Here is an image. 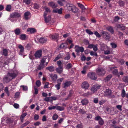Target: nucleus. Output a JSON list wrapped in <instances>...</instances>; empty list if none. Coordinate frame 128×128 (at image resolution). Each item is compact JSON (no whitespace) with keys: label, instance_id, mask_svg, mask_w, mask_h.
<instances>
[{"label":"nucleus","instance_id":"obj_53","mask_svg":"<svg viewBox=\"0 0 128 128\" xmlns=\"http://www.w3.org/2000/svg\"><path fill=\"white\" fill-rule=\"evenodd\" d=\"M91 90L93 92V93L95 92L97 90L96 87L94 86L91 88Z\"/></svg>","mask_w":128,"mask_h":128},{"label":"nucleus","instance_id":"obj_19","mask_svg":"<svg viewBox=\"0 0 128 128\" xmlns=\"http://www.w3.org/2000/svg\"><path fill=\"white\" fill-rule=\"evenodd\" d=\"M112 77V76L111 74H109L106 76L104 79V80L105 82H108L110 80V79Z\"/></svg>","mask_w":128,"mask_h":128},{"label":"nucleus","instance_id":"obj_14","mask_svg":"<svg viewBox=\"0 0 128 128\" xmlns=\"http://www.w3.org/2000/svg\"><path fill=\"white\" fill-rule=\"evenodd\" d=\"M31 14L29 12H27L24 13V17L25 20H28L30 18V16Z\"/></svg>","mask_w":128,"mask_h":128},{"label":"nucleus","instance_id":"obj_28","mask_svg":"<svg viewBox=\"0 0 128 128\" xmlns=\"http://www.w3.org/2000/svg\"><path fill=\"white\" fill-rule=\"evenodd\" d=\"M27 113H23L21 115L20 119L21 120V121L22 122H23L24 119L25 117L27 115Z\"/></svg>","mask_w":128,"mask_h":128},{"label":"nucleus","instance_id":"obj_63","mask_svg":"<svg viewBox=\"0 0 128 128\" xmlns=\"http://www.w3.org/2000/svg\"><path fill=\"white\" fill-rule=\"evenodd\" d=\"M61 57L60 54L57 56L54 59V61H56L60 59Z\"/></svg>","mask_w":128,"mask_h":128},{"label":"nucleus","instance_id":"obj_4","mask_svg":"<svg viewBox=\"0 0 128 128\" xmlns=\"http://www.w3.org/2000/svg\"><path fill=\"white\" fill-rule=\"evenodd\" d=\"M58 99L57 97L55 96H52L46 97L44 99V100L47 102H50L51 103L52 102L53 100H56Z\"/></svg>","mask_w":128,"mask_h":128},{"label":"nucleus","instance_id":"obj_29","mask_svg":"<svg viewBox=\"0 0 128 128\" xmlns=\"http://www.w3.org/2000/svg\"><path fill=\"white\" fill-rule=\"evenodd\" d=\"M107 29L110 31L112 34H113L114 33L113 28L112 26H109L107 27Z\"/></svg>","mask_w":128,"mask_h":128},{"label":"nucleus","instance_id":"obj_57","mask_svg":"<svg viewBox=\"0 0 128 128\" xmlns=\"http://www.w3.org/2000/svg\"><path fill=\"white\" fill-rule=\"evenodd\" d=\"M57 64L59 67H62L61 65L62 62L60 60L58 61L57 62Z\"/></svg>","mask_w":128,"mask_h":128},{"label":"nucleus","instance_id":"obj_21","mask_svg":"<svg viewBox=\"0 0 128 128\" xmlns=\"http://www.w3.org/2000/svg\"><path fill=\"white\" fill-rule=\"evenodd\" d=\"M117 28L120 29L121 30H124L125 29V26L123 24H118L117 26Z\"/></svg>","mask_w":128,"mask_h":128},{"label":"nucleus","instance_id":"obj_18","mask_svg":"<svg viewBox=\"0 0 128 128\" xmlns=\"http://www.w3.org/2000/svg\"><path fill=\"white\" fill-rule=\"evenodd\" d=\"M72 83L70 81H67L64 84V88H66L69 86Z\"/></svg>","mask_w":128,"mask_h":128},{"label":"nucleus","instance_id":"obj_40","mask_svg":"<svg viewBox=\"0 0 128 128\" xmlns=\"http://www.w3.org/2000/svg\"><path fill=\"white\" fill-rule=\"evenodd\" d=\"M90 55L92 56H95L96 57L98 56L97 53L96 52H95L93 51H91L90 53Z\"/></svg>","mask_w":128,"mask_h":128},{"label":"nucleus","instance_id":"obj_37","mask_svg":"<svg viewBox=\"0 0 128 128\" xmlns=\"http://www.w3.org/2000/svg\"><path fill=\"white\" fill-rule=\"evenodd\" d=\"M32 46V44L30 43L28 44L26 46V48L27 50H30Z\"/></svg>","mask_w":128,"mask_h":128},{"label":"nucleus","instance_id":"obj_10","mask_svg":"<svg viewBox=\"0 0 128 128\" xmlns=\"http://www.w3.org/2000/svg\"><path fill=\"white\" fill-rule=\"evenodd\" d=\"M112 94V91L111 90L109 89H106V91L104 92V95L106 96L108 98Z\"/></svg>","mask_w":128,"mask_h":128},{"label":"nucleus","instance_id":"obj_11","mask_svg":"<svg viewBox=\"0 0 128 128\" xmlns=\"http://www.w3.org/2000/svg\"><path fill=\"white\" fill-rule=\"evenodd\" d=\"M48 5L52 8H56L58 6L57 4L53 2H50L48 3Z\"/></svg>","mask_w":128,"mask_h":128},{"label":"nucleus","instance_id":"obj_64","mask_svg":"<svg viewBox=\"0 0 128 128\" xmlns=\"http://www.w3.org/2000/svg\"><path fill=\"white\" fill-rule=\"evenodd\" d=\"M112 126L114 128H124L122 126H119L115 125H112Z\"/></svg>","mask_w":128,"mask_h":128},{"label":"nucleus","instance_id":"obj_49","mask_svg":"<svg viewBox=\"0 0 128 128\" xmlns=\"http://www.w3.org/2000/svg\"><path fill=\"white\" fill-rule=\"evenodd\" d=\"M110 45H111L112 48H115L117 47V45L114 43L112 42L111 43Z\"/></svg>","mask_w":128,"mask_h":128},{"label":"nucleus","instance_id":"obj_58","mask_svg":"<svg viewBox=\"0 0 128 128\" xmlns=\"http://www.w3.org/2000/svg\"><path fill=\"white\" fill-rule=\"evenodd\" d=\"M79 112L82 114H85L86 112L83 109L80 108L79 110Z\"/></svg>","mask_w":128,"mask_h":128},{"label":"nucleus","instance_id":"obj_1","mask_svg":"<svg viewBox=\"0 0 128 128\" xmlns=\"http://www.w3.org/2000/svg\"><path fill=\"white\" fill-rule=\"evenodd\" d=\"M105 70L102 67H98L96 70V72L98 75L103 76L106 73Z\"/></svg>","mask_w":128,"mask_h":128},{"label":"nucleus","instance_id":"obj_55","mask_svg":"<svg viewBox=\"0 0 128 128\" xmlns=\"http://www.w3.org/2000/svg\"><path fill=\"white\" fill-rule=\"evenodd\" d=\"M6 122L10 124L12 123L13 122V120L9 118L7 119L6 120Z\"/></svg>","mask_w":128,"mask_h":128},{"label":"nucleus","instance_id":"obj_13","mask_svg":"<svg viewBox=\"0 0 128 128\" xmlns=\"http://www.w3.org/2000/svg\"><path fill=\"white\" fill-rule=\"evenodd\" d=\"M89 86L88 83L86 82H83L82 85V87L83 88L86 90L87 89Z\"/></svg>","mask_w":128,"mask_h":128},{"label":"nucleus","instance_id":"obj_5","mask_svg":"<svg viewBox=\"0 0 128 128\" xmlns=\"http://www.w3.org/2000/svg\"><path fill=\"white\" fill-rule=\"evenodd\" d=\"M88 77L93 80H96L97 78V76L95 73L93 72H89L87 75Z\"/></svg>","mask_w":128,"mask_h":128},{"label":"nucleus","instance_id":"obj_23","mask_svg":"<svg viewBox=\"0 0 128 128\" xmlns=\"http://www.w3.org/2000/svg\"><path fill=\"white\" fill-rule=\"evenodd\" d=\"M2 55L4 56H7L8 55V51L6 49H4L2 50Z\"/></svg>","mask_w":128,"mask_h":128},{"label":"nucleus","instance_id":"obj_48","mask_svg":"<svg viewBox=\"0 0 128 128\" xmlns=\"http://www.w3.org/2000/svg\"><path fill=\"white\" fill-rule=\"evenodd\" d=\"M58 117V116L56 114H54L52 116V119L54 120H56Z\"/></svg>","mask_w":128,"mask_h":128},{"label":"nucleus","instance_id":"obj_27","mask_svg":"<svg viewBox=\"0 0 128 128\" xmlns=\"http://www.w3.org/2000/svg\"><path fill=\"white\" fill-rule=\"evenodd\" d=\"M123 81L127 85H128V76H124L122 78Z\"/></svg>","mask_w":128,"mask_h":128},{"label":"nucleus","instance_id":"obj_39","mask_svg":"<svg viewBox=\"0 0 128 128\" xmlns=\"http://www.w3.org/2000/svg\"><path fill=\"white\" fill-rule=\"evenodd\" d=\"M104 120L102 118L98 121V124L101 126H102L104 124Z\"/></svg>","mask_w":128,"mask_h":128},{"label":"nucleus","instance_id":"obj_45","mask_svg":"<svg viewBox=\"0 0 128 128\" xmlns=\"http://www.w3.org/2000/svg\"><path fill=\"white\" fill-rule=\"evenodd\" d=\"M23 2L25 3L26 4H29L30 2V0H23Z\"/></svg>","mask_w":128,"mask_h":128},{"label":"nucleus","instance_id":"obj_36","mask_svg":"<svg viewBox=\"0 0 128 128\" xmlns=\"http://www.w3.org/2000/svg\"><path fill=\"white\" fill-rule=\"evenodd\" d=\"M44 66V64L40 63V65L38 66V70H40L42 69Z\"/></svg>","mask_w":128,"mask_h":128},{"label":"nucleus","instance_id":"obj_50","mask_svg":"<svg viewBox=\"0 0 128 128\" xmlns=\"http://www.w3.org/2000/svg\"><path fill=\"white\" fill-rule=\"evenodd\" d=\"M86 32L90 35L92 34H93V32H91L90 30L88 29L86 30Z\"/></svg>","mask_w":128,"mask_h":128},{"label":"nucleus","instance_id":"obj_24","mask_svg":"<svg viewBox=\"0 0 128 128\" xmlns=\"http://www.w3.org/2000/svg\"><path fill=\"white\" fill-rule=\"evenodd\" d=\"M46 69L50 72H52L54 70V67L53 66H50L46 67Z\"/></svg>","mask_w":128,"mask_h":128},{"label":"nucleus","instance_id":"obj_20","mask_svg":"<svg viewBox=\"0 0 128 128\" xmlns=\"http://www.w3.org/2000/svg\"><path fill=\"white\" fill-rule=\"evenodd\" d=\"M47 40L46 38H41L39 39L38 41L41 43H44L46 42Z\"/></svg>","mask_w":128,"mask_h":128},{"label":"nucleus","instance_id":"obj_33","mask_svg":"<svg viewBox=\"0 0 128 128\" xmlns=\"http://www.w3.org/2000/svg\"><path fill=\"white\" fill-rule=\"evenodd\" d=\"M112 73L114 75L118 76L119 75V72H118V70L117 69H115L113 70Z\"/></svg>","mask_w":128,"mask_h":128},{"label":"nucleus","instance_id":"obj_62","mask_svg":"<svg viewBox=\"0 0 128 128\" xmlns=\"http://www.w3.org/2000/svg\"><path fill=\"white\" fill-rule=\"evenodd\" d=\"M64 80L63 78H60L58 79L57 80V82L58 83H60Z\"/></svg>","mask_w":128,"mask_h":128},{"label":"nucleus","instance_id":"obj_52","mask_svg":"<svg viewBox=\"0 0 128 128\" xmlns=\"http://www.w3.org/2000/svg\"><path fill=\"white\" fill-rule=\"evenodd\" d=\"M94 34L98 38H100L101 37V35H100L97 31H95L94 32Z\"/></svg>","mask_w":128,"mask_h":128},{"label":"nucleus","instance_id":"obj_16","mask_svg":"<svg viewBox=\"0 0 128 128\" xmlns=\"http://www.w3.org/2000/svg\"><path fill=\"white\" fill-rule=\"evenodd\" d=\"M50 77L51 78L52 81L54 82L56 80L57 76V75L56 74H51L50 75Z\"/></svg>","mask_w":128,"mask_h":128},{"label":"nucleus","instance_id":"obj_26","mask_svg":"<svg viewBox=\"0 0 128 128\" xmlns=\"http://www.w3.org/2000/svg\"><path fill=\"white\" fill-rule=\"evenodd\" d=\"M56 70L59 74H61L63 71L62 67H59L57 68L56 69Z\"/></svg>","mask_w":128,"mask_h":128},{"label":"nucleus","instance_id":"obj_25","mask_svg":"<svg viewBox=\"0 0 128 128\" xmlns=\"http://www.w3.org/2000/svg\"><path fill=\"white\" fill-rule=\"evenodd\" d=\"M20 39L22 40H26V36L24 34H21L20 36Z\"/></svg>","mask_w":128,"mask_h":128},{"label":"nucleus","instance_id":"obj_59","mask_svg":"<svg viewBox=\"0 0 128 128\" xmlns=\"http://www.w3.org/2000/svg\"><path fill=\"white\" fill-rule=\"evenodd\" d=\"M97 44H96L94 45V46L93 47V50L94 52H96L97 50L98 49L97 48Z\"/></svg>","mask_w":128,"mask_h":128},{"label":"nucleus","instance_id":"obj_30","mask_svg":"<svg viewBox=\"0 0 128 128\" xmlns=\"http://www.w3.org/2000/svg\"><path fill=\"white\" fill-rule=\"evenodd\" d=\"M18 48L20 49V52H22L24 51V48L21 44H19L18 46Z\"/></svg>","mask_w":128,"mask_h":128},{"label":"nucleus","instance_id":"obj_38","mask_svg":"<svg viewBox=\"0 0 128 128\" xmlns=\"http://www.w3.org/2000/svg\"><path fill=\"white\" fill-rule=\"evenodd\" d=\"M11 8L12 6L10 4H8L6 6V9L7 11L8 12H10L11 10Z\"/></svg>","mask_w":128,"mask_h":128},{"label":"nucleus","instance_id":"obj_17","mask_svg":"<svg viewBox=\"0 0 128 128\" xmlns=\"http://www.w3.org/2000/svg\"><path fill=\"white\" fill-rule=\"evenodd\" d=\"M81 103L83 105H86L88 104V99L84 98L82 100Z\"/></svg>","mask_w":128,"mask_h":128},{"label":"nucleus","instance_id":"obj_32","mask_svg":"<svg viewBox=\"0 0 128 128\" xmlns=\"http://www.w3.org/2000/svg\"><path fill=\"white\" fill-rule=\"evenodd\" d=\"M14 33L16 35H19L20 32V30L19 28H16L14 30Z\"/></svg>","mask_w":128,"mask_h":128},{"label":"nucleus","instance_id":"obj_44","mask_svg":"<svg viewBox=\"0 0 128 128\" xmlns=\"http://www.w3.org/2000/svg\"><path fill=\"white\" fill-rule=\"evenodd\" d=\"M34 95H37L38 93V88H36V86L34 87Z\"/></svg>","mask_w":128,"mask_h":128},{"label":"nucleus","instance_id":"obj_3","mask_svg":"<svg viewBox=\"0 0 128 128\" xmlns=\"http://www.w3.org/2000/svg\"><path fill=\"white\" fill-rule=\"evenodd\" d=\"M101 36L105 40H108L110 38V35L108 32L103 31L101 32Z\"/></svg>","mask_w":128,"mask_h":128},{"label":"nucleus","instance_id":"obj_56","mask_svg":"<svg viewBox=\"0 0 128 128\" xmlns=\"http://www.w3.org/2000/svg\"><path fill=\"white\" fill-rule=\"evenodd\" d=\"M41 84V82L39 80H38L36 82V84L38 87H40Z\"/></svg>","mask_w":128,"mask_h":128},{"label":"nucleus","instance_id":"obj_31","mask_svg":"<svg viewBox=\"0 0 128 128\" xmlns=\"http://www.w3.org/2000/svg\"><path fill=\"white\" fill-rule=\"evenodd\" d=\"M66 56L64 58V59L65 60H68L70 58V54L69 53H68L66 55Z\"/></svg>","mask_w":128,"mask_h":128},{"label":"nucleus","instance_id":"obj_54","mask_svg":"<svg viewBox=\"0 0 128 128\" xmlns=\"http://www.w3.org/2000/svg\"><path fill=\"white\" fill-rule=\"evenodd\" d=\"M101 118H101V117L100 116H98L95 117L94 118V120L96 121H98Z\"/></svg>","mask_w":128,"mask_h":128},{"label":"nucleus","instance_id":"obj_2","mask_svg":"<svg viewBox=\"0 0 128 128\" xmlns=\"http://www.w3.org/2000/svg\"><path fill=\"white\" fill-rule=\"evenodd\" d=\"M7 74L12 79L17 76L18 74V72L16 71L15 70L9 72Z\"/></svg>","mask_w":128,"mask_h":128},{"label":"nucleus","instance_id":"obj_6","mask_svg":"<svg viewBox=\"0 0 128 128\" xmlns=\"http://www.w3.org/2000/svg\"><path fill=\"white\" fill-rule=\"evenodd\" d=\"M21 14L20 13L17 12H14L10 14V17L12 18H19L21 16Z\"/></svg>","mask_w":128,"mask_h":128},{"label":"nucleus","instance_id":"obj_22","mask_svg":"<svg viewBox=\"0 0 128 128\" xmlns=\"http://www.w3.org/2000/svg\"><path fill=\"white\" fill-rule=\"evenodd\" d=\"M68 44L67 43H62L60 46V48H67V46L68 45Z\"/></svg>","mask_w":128,"mask_h":128},{"label":"nucleus","instance_id":"obj_43","mask_svg":"<svg viewBox=\"0 0 128 128\" xmlns=\"http://www.w3.org/2000/svg\"><path fill=\"white\" fill-rule=\"evenodd\" d=\"M4 92L7 94L8 96H10V92L8 90V87H6L5 88Z\"/></svg>","mask_w":128,"mask_h":128},{"label":"nucleus","instance_id":"obj_61","mask_svg":"<svg viewBox=\"0 0 128 128\" xmlns=\"http://www.w3.org/2000/svg\"><path fill=\"white\" fill-rule=\"evenodd\" d=\"M60 84L61 83H58L55 86V87L57 88V90H59L60 89Z\"/></svg>","mask_w":128,"mask_h":128},{"label":"nucleus","instance_id":"obj_51","mask_svg":"<svg viewBox=\"0 0 128 128\" xmlns=\"http://www.w3.org/2000/svg\"><path fill=\"white\" fill-rule=\"evenodd\" d=\"M119 15L122 16L124 15L125 13L124 11L120 10L119 12Z\"/></svg>","mask_w":128,"mask_h":128},{"label":"nucleus","instance_id":"obj_47","mask_svg":"<svg viewBox=\"0 0 128 128\" xmlns=\"http://www.w3.org/2000/svg\"><path fill=\"white\" fill-rule=\"evenodd\" d=\"M44 18V20H45V22L46 23L48 22L50 20V16H49L48 17V18H47V17H46V20H45V19H46L45 18Z\"/></svg>","mask_w":128,"mask_h":128},{"label":"nucleus","instance_id":"obj_35","mask_svg":"<svg viewBox=\"0 0 128 128\" xmlns=\"http://www.w3.org/2000/svg\"><path fill=\"white\" fill-rule=\"evenodd\" d=\"M78 4L79 7L82 10H84L86 9L84 6L82 4L78 3Z\"/></svg>","mask_w":128,"mask_h":128},{"label":"nucleus","instance_id":"obj_46","mask_svg":"<svg viewBox=\"0 0 128 128\" xmlns=\"http://www.w3.org/2000/svg\"><path fill=\"white\" fill-rule=\"evenodd\" d=\"M72 66V65L70 63L67 64L66 66V68L67 69H69L71 68Z\"/></svg>","mask_w":128,"mask_h":128},{"label":"nucleus","instance_id":"obj_15","mask_svg":"<svg viewBox=\"0 0 128 128\" xmlns=\"http://www.w3.org/2000/svg\"><path fill=\"white\" fill-rule=\"evenodd\" d=\"M68 6L69 7H70V9H68L70 10H71L74 13H76L77 12L78 10L77 8L75 7H72V5H70Z\"/></svg>","mask_w":128,"mask_h":128},{"label":"nucleus","instance_id":"obj_34","mask_svg":"<svg viewBox=\"0 0 128 128\" xmlns=\"http://www.w3.org/2000/svg\"><path fill=\"white\" fill-rule=\"evenodd\" d=\"M56 109L57 110L61 111L64 110V108L63 106H58L56 107Z\"/></svg>","mask_w":128,"mask_h":128},{"label":"nucleus","instance_id":"obj_41","mask_svg":"<svg viewBox=\"0 0 128 128\" xmlns=\"http://www.w3.org/2000/svg\"><path fill=\"white\" fill-rule=\"evenodd\" d=\"M30 123V122L29 121H27L24 123L22 124L20 126L21 128H24V127L26 126L27 125H28L29 123Z\"/></svg>","mask_w":128,"mask_h":128},{"label":"nucleus","instance_id":"obj_7","mask_svg":"<svg viewBox=\"0 0 128 128\" xmlns=\"http://www.w3.org/2000/svg\"><path fill=\"white\" fill-rule=\"evenodd\" d=\"M75 49L76 52L78 53L80 52H84V48L82 47H80L78 46H75Z\"/></svg>","mask_w":128,"mask_h":128},{"label":"nucleus","instance_id":"obj_8","mask_svg":"<svg viewBox=\"0 0 128 128\" xmlns=\"http://www.w3.org/2000/svg\"><path fill=\"white\" fill-rule=\"evenodd\" d=\"M12 80V79L7 74V75L4 76L3 78V81L4 83H8Z\"/></svg>","mask_w":128,"mask_h":128},{"label":"nucleus","instance_id":"obj_42","mask_svg":"<svg viewBox=\"0 0 128 128\" xmlns=\"http://www.w3.org/2000/svg\"><path fill=\"white\" fill-rule=\"evenodd\" d=\"M126 94V92L125 90L124 89L122 90V93L121 94V96L122 98H124L125 96V94Z\"/></svg>","mask_w":128,"mask_h":128},{"label":"nucleus","instance_id":"obj_60","mask_svg":"<svg viewBox=\"0 0 128 128\" xmlns=\"http://www.w3.org/2000/svg\"><path fill=\"white\" fill-rule=\"evenodd\" d=\"M73 93V91L72 90H70L69 92V94L68 96V97L70 98L71 97Z\"/></svg>","mask_w":128,"mask_h":128},{"label":"nucleus","instance_id":"obj_9","mask_svg":"<svg viewBox=\"0 0 128 128\" xmlns=\"http://www.w3.org/2000/svg\"><path fill=\"white\" fill-rule=\"evenodd\" d=\"M42 51L41 50H37L34 54L36 58H40L42 56Z\"/></svg>","mask_w":128,"mask_h":128},{"label":"nucleus","instance_id":"obj_12","mask_svg":"<svg viewBox=\"0 0 128 128\" xmlns=\"http://www.w3.org/2000/svg\"><path fill=\"white\" fill-rule=\"evenodd\" d=\"M50 37L52 40H56L59 37L58 34L57 33H55L54 34H50L49 36Z\"/></svg>","mask_w":128,"mask_h":128}]
</instances>
